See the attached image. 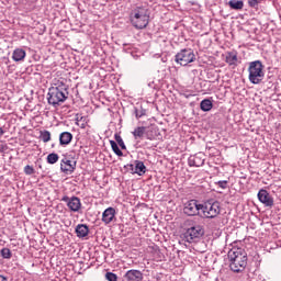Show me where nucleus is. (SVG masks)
<instances>
[{"mask_svg": "<svg viewBox=\"0 0 281 281\" xmlns=\"http://www.w3.org/2000/svg\"><path fill=\"white\" fill-rule=\"evenodd\" d=\"M229 267L234 273H241L247 267V252L243 248H232L228 251Z\"/></svg>", "mask_w": 281, "mask_h": 281, "instance_id": "1", "label": "nucleus"}, {"mask_svg": "<svg viewBox=\"0 0 281 281\" xmlns=\"http://www.w3.org/2000/svg\"><path fill=\"white\" fill-rule=\"evenodd\" d=\"M130 21L136 30H146V27H148V23H150V13H148V8L136 7L131 12Z\"/></svg>", "mask_w": 281, "mask_h": 281, "instance_id": "2", "label": "nucleus"}, {"mask_svg": "<svg viewBox=\"0 0 281 281\" xmlns=\"http://www.w3.org/2000/svg\"><path fill=\"white\" fill-rule=\"evenodd\" d=\"M248 72V80L251 85H260L265 80V65L260 60L250 61Z\"/></svg>", "mask_w": 281, "mask_h": 281, "instance_id": "3", "label": "nucleus"}, {"mask_svg": "<svg viewBox=\"0 0 281 281\" xmlns=\"http://www.w3.org/2000/svg\"><path fill=\"white\" fill-rule=\"evenodd\" d=\"M221 214V202L210 200L201 204L202 218H216Z\"/></svg>", "mask_w": 281, "mask_h": 281, "instance_id": "4", "label": "nucleus"}, {"mask_svg": "<svg viewBox=\"0 0 281 281\" xmlns=\"http://www.w3.org/2000/svg\"><path fill=\"white\" fill-rule=\"evenodd\" d=\"M67 100V90L60 87H52L48 89L47 101L53 106H58Z\"/></svg>", "mask_w": 281, "mask_h": 281, "instance_id": "5", "label": "nucleus"}, {"mask_svg": "<svg viewBox=\"0 0 281 281\" xmlns=\"http://www.w3.org/2000/svg\"><path fill=\"white\" fill-rule=\"evenodd\" d=\"M175 60L178 65H181V67H188L190 63H194V60H196V55H194L192 49L184 48L176 55Z\"/></svg>", "mask_w": 281, "mask_h": 281, "instance_id": "6", "label": "nucleus"}, {"mask_svg": "<svg viewBox=\"0 0 281 281\" xmlns=\"http://www.w3.org/2000/svg\"><path fill=\"white\" fill-rule=\"evenodd\" d=\"M204 234L205 231L203 229V226L195 225L187 229L184 238L187 243H196V240H199V238H202Z\"/></svg>", "mask_w": 281, "mask_h": 281, "instance_id": "7", "label": "nucleus"}, {"mask_svg": "<svg viewBox=\"0 0 281 281\" xmlns=\"http://www.w3.org/2000/svg\"><path fill=\"white\" fill-rule=\"evenodd\" d=\"M183 213L187 216H201V203L196 200H189L184 203Z\"/></svg>", "mask_w": 281, "mask_h": 281, "instance_id": "8", "label": "nucleus"}, {"mask_svg": "<svg viewBox=\"0 0 281 281\" xmlns=\"http://www.w3.org/2000/svg\"><path fill=\"white\" fill-rule=\"evenodd\" d=\"M61 201L64 203L67 204L68 210H70V212H80L81 207H82V202H80V198L78 196H63Z\"/></svg>", "mask_w": 281, "mask_h": 281, "instance_id": "9", "label": "nucleus"}, {"mask_svg": "<svg viewBox=\"0 0 281 281\" xmlns=\"http://www.w3.org/2000/svg\"><path fill=\"white\" fill-rule=\"evenodd\" d=\"M76 160H71L69 157H65L60 161V170L64 175H74L76 171Z\"/></svg>", "mask_w": 281, "mask_h": 281, "instance_id": "10", "label": "nucleus"}, {"mask_svg": "<svg viewBox=\"0 0 281 281\" xmlns=\"http://www.w3.org/2000/svg\"><path fill=\"white\" fill-rule=\"evenodd\" d=\"M257 196L266 207H273V196H271L269 191L260 189Z\"/></svg>", "mask_w": 281, "mask_h": 281, "instance_id": "11", "label": "nucleus"}, {"mask_svg": "<svg viewBox=\"0 0 281 281\" xmlns=\"http://www.w3.org/2000/svg\"><path fill=\"white\" fill-rule=\"evenodd\" d=\"M188 164L190 167L201 168L205 164V154L198 153L193 156H190L188 159Z\"/></svg>", "mask_w": 281, "mask_h": 281, "instance_id": "12", "label": "nucleus"}, {"mask_svg": "<svg viewBox=\"0 0 281 281\" xmlns=\"http://www.w3.org/2000/svg\"><path fill=\"white\" fill-rule=\"evenodd\" d=\"M130 167V170H135L134 172L138 175V177H144L146 175V165H144V161L135 160L134 165H127Z\"/></svg>", "mask_w": 281, "mask_h": 281, "instance_id": "13", "label": "nucleus"}, {"mask_svg": "<svg viewBox=\"0 0 281 281\" xmlns=\"http://www.w3.org/2000/svg\"><path fill=\"white\" fill-rule=\"evenodd\" d=\"M124 278L126 281H142L144 280V273L139 270H128Z\"/></svg>", "mask_w": 281, "mask_h": 281, "instance_id": "14", "label": "nucleus"}, {"mask_svg": "<svg viewBox=\"0 0 281 281\" xmlns=\"http://www.w3.org/2000/svg\"><path fill=\"white\" fill-rule=\"evenodd\" d=\"M102 221L105 225L113 223V221H115V210L111 206L105 209L102 213Z\"/></svg>", "mask_w": 281, "mask_h": 281, "instance_id": "15", "label": "nucleus"}, {"mask_svg": "<svg viewBox=\"0 0 281 281\" xmlns=\"http://www.w3.org/2000/svg\"><path fill=\"white\" fill-rule=\"evenodd\" d=\"M27 53L23 48H15L12 53V60L14 63H23Z\"/></svg>", "mask_w": 281, "mask_h": 281, "instance_id": "16", "label": "nucleus"}, {"mask_svg": "<svg viewBox=\"0 0 281 281\" xmlns=\"http://www.w3.org/2000/svg\"><path fill=\"white\" fill-rule=\"evenodd\" d=\"M74 139V134L71 132H63L59 134V144L61 146H69Z\"/></svg>", "mask_w": 281, "mask_h": 281, "instance_id": "17", "label": "nucleus"}, {"mask_svg": "<svg viewBox=\"0 0 281 281\" xmlns=\"http://www.w3.org/2000/svg\"><path fill=\"white\" fill-rule=\"evenodd\" d=\"M76 234L78 238H86V236H89V226L86 224H78L76 226Z\"/></svg>", "mask_w": 281, "mask_h": 281, "instance_id": "18", "label": "nucleus"}, {"mask_svg": "<svg viewBox=\"0 0 281 281\" xmlns=\"http://www.w3.org/2000/svg\"><path fill=\"white\" fill-rule=\"evenodd\" d=\"M225 60L229 66L236 65V63H238V53L236 50L227 53Z\"/></svg>", "mask_w": 281, "mask_h": 281, "instance_id": "19", "label": "nucleus"}, {"mask_svg": "<svg viewBox=\"0 0 281 281\" xmlns=\"http://www.w3.org/2000/svg\"><path fill=\"white\" fill-rule=\"evenodd\" d=\"M132 135L135 139H144V135H146V127L145 126H138L133 132Z\"/></svg>", "mask_w": 281, "mask_h": 281, "instance_id": "20", "label": "nucleus"}, {"mask_svg": "<svg viewBox=\"0 0 281 281\" xmlns=\"http://www.w3.org/2000/svg\"><path fill=\"white\" fill-rule=\"evenodd\" d=\"M228 5L231 10H243V8H245V2H243V0H231Z\"/></svg>", "mask_w": 281, "mask_h": 281, "instance_id": "21", "label": "nucleus"}, {"mask_svg": "<svg viewBox=\"0 0 281 281\" xmlns=\"http://www.w3.org/2000/svg\"><path fill=\"white\" fill-rule=\"evenodd\" d=\"M212 106H213V104L210 99H204L200 103V109H201V111H204V112L212 111Z\"/></svg>", "mask_w": 281, "mask_h": 281, "instance_id": "22", "label": "nucleus"}, {"mask_svg": "<svg viewBox=\"0 0 281 281\" xmlns=\"http://www.w3.org/2000/svg\"><path fill=\"white\" fill-rule=\"evenodd\" d=\"M110 146L113 153L117 155V157H124V153H122V149H120V146H117V143L115 140H110Z\"/></svg>", "mask_w": 281, "mask_h": 281, "instance_id": "23", "label": "nucleus"}, {"mask_svg": "<svg viewBox=\"0 0 281 281\" xmlns=\"http://www.w3.org/2000/svg\"><path fill=\"white\" fill-rule=\"evenodd\" d=\"M58 159H60L58 154L52 153L47 156L46 161L47 164L54 165V164H57Z\"/></svg>", "mask_w": 281, "mask_h": 281, "instance_id": "24", "label": "nucleus"}, {"mask_svg": "<svg viewBox=\"0 0 281 281\" xmlns=\"http://www.w3.org/2000/svg\"><path fill=\"white\" fill-rule=\"evenodd\" d=\"M41 139H42V142H44V144H47V142H50V139H52V133H49V131L42 132Z\"/></svg>", "mask_w": 281, "mask_h": 281, "instance_id": "25", "label": "nucleus"}, {"mask_svg": "<svg viewBox=\"0 0 281 281\" xmlns=\"http://www.w3.org/2000/svg\"><path fill=\"white\" fill-rule=\"evenodd\" d=\"M114 139L116 144H119L120 148H122V150H126V145L124 144V139H122V136L120 134H115Z\"/></svg>", "mask_w": 281, "mask_h": 281, "instance_id": "26", "label": "nucleus"}, {"mask_svg": "<svg viewBox=\"0 0 281 281\" xmlns=\"http://www.w3.org/2000/svg\"><path fill=\"white\" fill-rule=\"evenodd\" d=\"M0 254L5 260H10V258H12V251L10 250V248H2Z\"/></svg>", "mask_w": 281, "mask_h": 281, "instance_id": "27", "label": "nucleus"}, {"mask_svg": "<svg viewBox=\"0 0 281 281\" xmlns=\"http://www.w3.org/2000/svg\"><path fill=\"white\" fill-rule=\"evenodd\" d=\"M76 120L80 128H87V119L85 116L77 117Z\"/></svg>", "mask_w": 281, "mask_h": 281, "instance_id": "28", "label": "nucleus"}, {"mask_svg": "<svg viewBox=\"0 0 281 281\" xmlns=\"http://www.w3.org/2000/svg\"><path fill=\"white\" fill-rule=\"evenodd\" d=\"M229 182L227 180H220L217 182H215V186H218V188H221L222 190H227V184Z\"/></svg>", "mask_w": 281, "mask_h": 281, "instance_id": "29", "label": "nucleus"}, {"mask_svg": "<svg viewBox=\"0 0 281 281\" xmlns=\"http://www.w3.org/2000/svg\"><path fill=\"white\" fill-rule=\"evenodd\" d=\"M105 280L108 281H117V274L113 272H106L105 273Z\"/></svg>", "mask_w": 281, "mask_h": 281, "instance_id": "30", "label": "nucleus"}, {"mask_svg": "<svg viewBox=\"0 0 281 281\" xmlns=\"http://www.w3.org/2000/svg\"><path fill=\"white\" fill-rule=\"evenodd\" d=\"M34 172H35V170H34V167H32V166H30V165H26L25 167H24V173L25 175H34Z\"/></svg>", "mask_w": 281, "mask_h": 281, "instance_id": "31", "label": "nucleus"}, {"mask_svg": "<svg viewBox=\"0 0 281 281\" xmlns=\"http://www.w3.org/2000/svg\"><path fill=\"white\" fill-rule=\"evenodd\" d=\"M258 3H260V0H248V5L250 8H256L258 7Z\"/></svg>", "mask_w": 281, "mask_h": 281, "instance_id": "32", "label": "nucleus"}, {"mask_svg": "<svg viewBox=\"0 0 281 281\" xmlns=\"http://www.w3.org/2000/svg\"><path fill=\"white\" fill-rule=\"evenodd\" d=\"M123 49L128 53V49H131V46L127 44H123Z\"/></svg>", "mask_w": 281, "mask_h": 281, "instance_id": "33", "label": "nucleus"}, {"mask_svg": "<svg viewBox=\"0 0 281 281\" xmlns=\"http://www.w3.org/2000/svg\"><path fill=\"white\" fill-rule=\"evenodd\" d=\"M135 113H136V117L137 119H139V117H142L143 115H144V113L143 112H139V111H135Z\"/></svg>", "mask_w": 281, "mask_h": 281, "instance_id": "34", "label": "nucleus"}, {"mask_svg": "<svg viewBox=\"0 0 281 281\" xmlns=\"http://www.w3.org/2000/svg\"><path fill=\"white\" fill-rule=\"evenodd\" d=\"M146 137H147V139H149L150 142H153V139H155V136H153V135H150V134H146Z\"/></svg>", "mask_w": 281, "mask_h": 281, "instance_id": "35", "label": "nucleus"}, {"mask_svg": "<svg viewBox=\"0 0 281 281\" xmlns=\"http://www.w3.org/2000/svg\"><path fill=\"white\" fill-rule=\"evenodd\" d=\"M2 135H5V131H3V127H0V137H2Z\"/></svg>", "mask_w": 281, "mask_h": 281, "instance_id": "36", "label": "nucleus"}, {"mask_svg": "<svg viewBox=\"0 0 281 281\" xmlns=\"http://www.w3.org/2000/svg\"><path fill=\"white\" fill-rule=\"evenodd\" d=\"M0 281H8V278H5L4 276L0 274Z\"/></svg>", "mask_w": 281, "mask_h": 281, "instance_id": "37", "label": "nucleus"}]
</instances>
